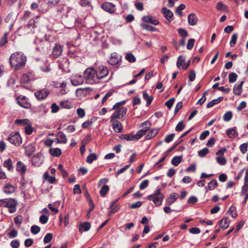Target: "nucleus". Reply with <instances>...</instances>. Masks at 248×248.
Returning a JSON list of instances; mask_svg holds the SVG:
<instances>
[{
    "label": "nucleus",
    "instance_id": "f257e3e1",
    "mask_svg": "<svg viewBox=\"0 0 248 248\" xmlns=\"http://www.w3.org/2000/svg\"><path fill=\"white\" fill-rule=\"evenodd\" d=\"M26 61V56L21 52L13 53L10 57V63L16 70L24 66Z\"/></svg>",
    "mask_w": 248,
    "mask_h": 248
},
{
    "label": "nucleus",
    "instance_id": "f03ea898",
    "mask_svg": "<svg viewBox=\"0 0 248 248\" xmlns=\"http://www.w3.org/2000/svg\"><path fill=\"white\" fill-rule=\"evenodd\" d=\"M17 202L14 199H4L0 200V206L7 207L11 213H15L16 210Z\"/></svg>",
    "mask_w": 248,
    "mask_h": 248
},
{
    "label": "nucleus",
    "instance_id": "7ed1b4c3",
    "mask_svg": "<svg viewBox=\"0 0 248 248\" xmlns=\"http://www.w3.org/2000/svg\"><path fill=\"white\" fill-rule=\"evenodd\" d=\"M95 69L93 67L87 68L84 72V78L87 83L89 84H94L98 82L97 77Z\"/></svg>",
    "mask_w": 248,
    "mask_h": 248
},
{
    "label": "nucleus",
    "instance_id": "20e7f679",
    "mask_svg": "<svg viewBox=\"0 0 248 248\" xmlns=\"http://www.w3.org/2000/svg\"><path fill=\"white\" fill-rule=\"evenodd\" d=\"M164 198L163 194L161 193L159 188L155 190V192L149 195L147 199L150 201H152L156 206H159L162 204Z\"/></svg>",
    "mask_w": 248,
    "mask_h": 248
},
{
    "label": "nucleus",
    "instance_id": "39448f33",
    "mask_svg": "<svg viewBox=\"0 0 248 248\" xmlns=\"http://www.w3.org/2000/svg\"><path fill=\"white\" fill-rule=\"evenodd\" d=\"M7 140L15 146H19L22 142L20 135L17 132H12Z\"/></svg>",
    "mask_w": 248,
    "mask_h": 248
},
{
    "label": "nucleus",
    "instance_id": "423d86ee",
    "mask_svg": "<svg viewBox=\"0 0 248 248\" xmlns=\"http://www.w3.org/2000/svg\"><path fill=\"white\" fill-rule=\"evenodd\" d=\"M96 77L98 81L107 77L108 75V68L104 66H101L95 69Z\"/></svg>",
    "mask_w": 248,
    "mask_h": 248
},
{
    "label": "nucleus",
    "instance_id": "0eeeda50",
    "mask_svg": "<svg viewBox=\"0 0 248 248\" xmlns=\"http://www.w3.org/2000/svg\"><path fill=\"white\" fill-rule=\"evenodd\" d=\"M44 157L40 153H38L34 155L31 159L32 163L34 166L39 167L43 163Z\"/></svg>",
    "mask_w": 248,
    "mask_h": 248
},
{
    "label": "nucleus",
    "instance_id": "6e6552de",
    "mask_svg": "<svg viewBox=\"0 0 248 248\" xmlns=\"http://www.w3.org/2000/svg\"><path fill=\"white\" fill-rule=\"evenodd\" d=\"M101 8L105 11L112 14L115 10V5L111 3L105 2L101 5Z\"/></svg>",
    "mask_w": 248,
    "mask_h": 248
},
{
    "label": "nucleus",
    "instance_id": "1a4fd4ad",
    "mask_svg": "<svg viewBox=\"0 0 248 248\" xmlns=\"http://www.w3.org/2000/svg\"><path fill=\"white\" fill-rule=\"evenodd\" d=\"M49 93L48 90L42 89L35 92L34 95L38 100H42L46 98Z\"/></svg>",
    "mask_w": 248,
    "mask_h": 248
},
{
    "label": "nucleus",
    "instance_id": "9d476101",
    "mask_svg": "<svg viewBox=\"0 0 248 248\" xmlns=\"http://www.w3.org/2000/svg\"><path fill=\"white\" fill-rule=\"evenodd\" d=\"M121 60V57L119 56L117 53L114 52L111 55L108 62L110 64L115 65L118 64Z\"/></svg>",
    "mask_w": 248,
    "mask_h": 248
},
{
    "label": "nucleus",
    "instance_id": "9b49d317",
    "mask_svg": "<svg viewBox=\"0 0 248 248\" xmlns=\"http://www.w3.org/2000/svg\"><path fill=\"white\" fill-rule=\"evenodd\" d=\"M84 78L81 75H75L72 77L71 82L74 86H78L83 83Z\"/></svg>",
    "mask_w": 248,
    "mask_h": 248
},
{
    "label": "nucleus",
    "instance_id": "f8f14e48",
    "mask_svg": "<svg viewBox=\"0 0 248 248\" xmlns=\"http://www.w3.org/2000/svg\"><path fill=\"white\" fill-rule=\"evenodd\" d=\"M62 51V46L60 45L57 44L53 49L52 55L54 58H57L61 56Z\"/></svg>",
    "mask_w": 248,
    "mask_h": 248
},
{
    "label": "nucleus",
    "instance_id": "ddd939ff",
    "mask_svg": "<svg viewBox=\"0 0 248 248\" xmlns=\"http://www.w3.org/2000/svg\"><path fill=\"white\" fill-rule=\"evenodd\" d=\"M112 122V127L113 130L117 133H120L122 131L123 126L121 123L117 121H113Z\"/></svg>",
    "mask_w": 248,
    "mask_h": 248
},
{
    "label": "nucleus",
    "instance_id": "4468645a",
    "mask_svg": "<svg viewBox=\"0 0 248 248\" xmlns=\"http://www.w3.org/2000/svg\"><path fill=\"white\" fill-rule=\"evenodd\" d=\"M3 191L7 194H10L14 193L15 191V187L10 184H7L3 186Z\"/></svg>",
    "mask_w": 248,
    "mask_h": 248
},
{
    "label": "nucleus",
    "instance_id": "2eb2a0df",
    "mask_svg": "<svg viewBox=\"0 0 248 248\" xmlns=\"http://www.w3.org/2000/svg\"><path fill=\"white\" fill-rule=\"evenodd\" d=\"M230 219L228 217H223L219 222V226L223 229L228 227L230 224Z\"/></svg>",
    "mask_w": 248,
    "mask_h": 248
},
{
    "label": "nucleus",
    "instance_id": "dca6fc26",
    "mask_svg": "<svg viewBox=\"0 0 248 248\" xmlns=\"http://www.w3.org/2000/svg\"><path fill=\"white\" fill-rule=\"evenodd\" d=\"M179 195L176 193L170 194L169 197L166 200L167 204L169 205H171L178 198Z\"/></svg>",
    "mask_w": 248,
    "mask_h": 248
},
{
    "label": "nucleus",
    "instance_id": "f3484780",
    "mask_svg": "<svg viewBox=\"0 0 248 248\" xmlns=\"http://www.w3.org/2000/svg\"><path fill=\"white\" fill-rule=\"evenodd\" d=\"M26 170V166L21 161H19L17 162L16 166L17 171H19L22 175H24Z\"/></svg>",
    "mask_w": 248,
    "mask_h": 248
},
{
    "label": "nucleus",
    "instance_id": "a211bd4d",
    "mask_svg": "<svg viewBox=\"0 0 248 248\" xmlns=\"http://www.w3.org/2000/svg\"><path fill=\"white\" fill-rule=\"evenodd\" d=\"M59 138L56 139L57 143H67V140L66 135L62 132L60 131L58 133Z\"/></svg>",
    "mask_w": 248,
    "mask_h": 248
},
{
    "label": "nucleus",
    "instance_id": "6ab92c4d",
    "mask_svg": "<svg viewBox=\"0 0 248 248\" xmlns=\"http://www.w3.org/2000/svg\"><path fill=\"white\" fill-rule=\"evenodd\" d=\"M142 20L145 22H150L154 25H157L159 23L157 20L153 18L151 16H144L143 17Z\"/></svg>",
    "mask_w": 248,
    "mask_h": 248
},
{
    "label": "nucleus",
    "instance_id": "aec40b11",
    "mask_svg": "<svg viewBox=\"0 0 248 248\" xmlns=\"http://www.w3.org/2000/svg\"><path fill=\"white\" fill-rule=\"evenodd\" d=\"M120 138L123 140H125L127 141L138 140L136 139L135 134H123L120 136Z\"/></svg>",
    "mask_w": 248,
    "mask_h": 248
},
{
    "label": "nucleus",
    "instance_id": "412c9836",
    "mask_svg": "<svg viewBox=\"0 0 248 248\" xmlns=\"http://www.w3.org/2000/svg\"><path fill=\"white\" fill-rule=\"evenodd\" d=\"M244 82L242 81L239 85H235L233 87V93L235 95H240L242 92V86Z\"/></svg>",
    "mask_w": 248,
    "mask_h": 248
},
{
    "label": "nucleus",
    "instance_id": "4be33fe9",
    "mask_svg": "<svg viewBox=\"0 0 248 248\" xmlns=\"http://www.w3.org/2000/svg\"><path fill=\"white\" fill-rule=\"evenodd\" d=\"M35 151V147L32 144H29L25 147V154L28 156H30Z\"/></svg>",
    "mask_w": 248,
    "mask_h": 248
},
{
    "label": "nucleus",
    "instance_id": "5701e85b",
    "mask_svg": "<svg viewBox=\"0 0 248 248\" xmlns=\"http://www.w3.org/2000/svg\"><path fill=\"white\" fill-rule=\"evenodd\" d=\"M162 12L164 15L165 18L168 20H170L173 17L172 12L169 9H167L165 7H163L162 9Z\"/></svg>",
    "mask_w": 248,
    "mask_h": 248
},
{
    "label": "nucleus",
    "instance_id": "b1692460",
    "mask_svg": "<svg viewBox=\"0 0 248 248\" xmlns=\"http://www.w3.org/2000/svg\"><path fill=\"white\" fill-rule=\"evenodd\" d=\"M198 21V18L195 14H190L188 16V22L191 26L195 25Z\"/></svg>",
    "mask_w": 248,
    "mask_h": 248
},
{
    "label": "nucleus",
    "instance_id": "393cba45",
    "mask_svg": "<svg viewBox=\"0 0 248 248\" xmlns=\"http://www.w3.org/2000/svg\"><path fill=\"white\" fill-rule=\"evenodd\" d=\"M236 127L231 128L228 129L226 131V134L230 138H234L237 135L238 133L236 131Z\"/></svg>",
    "mask_w": 248,
    "mask_h": 248
},
{
    "label": "nucleus",
    "instance_id": "a878e982",
    "mask_svg": "<svg viewBox=\"0 0 248 248\" xmlns=\"http://www.w3.org/2000/svg\"><path fill=\"white\" fill-rule=\"evenodd\" d=\"M159 129L158 128H153L152 129L146 136V140H150L153 138L159 132Z\"/></svg>",
    "mask_w": 248,
    "mask_h": 248
},
{
    "label": "nucleus",
    "instance_id": "bb28decb",
    "mask_svg": "<svg viewBox=\"0 0 248 248\" xmlns=\"http://www.w3.org/2000/svg\"><path fill=\"white\" fill-rule=\"evenodd\" d=\"M90 228L91 224L89 222H86L83 224H80L79 226V231L81 232L83 229L84 231L87 232L90 230Z\"/></svg>",
    "mask_w": 248,
    "mask_h": 248
},
{
    "label": "nucleus",
    "instance_id": "cd10ccee",
    "mask_svg": "<svg viewBox=\"0 0 248 248\" xmlns=\"http://www.w3.org/2000/svg\"><path fill=\"white\" fill-rule=\"evenodd\" d=\"M143 98L146 101V106H147L150 105L153 99V97L152 96H149L145 91H143Z\"/></svg>",
    "mask_w": 248,
    "mask_h": 248
},
{
    "label": "nucleus",
    "instance_id": "c85d7f7f",
    "mask_svg": "<svg viewBox=\"0 0 248 248\" xmlns=\"http://www.w3.org/2000/svg\"><path fill=\"white\" fill-rule=\"evenodd\" d=\"M17 104L21 107L29 108L31 107V105L27 100H21L20 99H16Z\"/></svg>",
    "mask_w": 248,
    "mask_h": 248
},
{
    "label": "nucleus",
    "instance_id": "c756f323",
    "mask_svg": "<svg viewBox=\"0 0 248 248\" xmlns=\"http://www.w3.org/2000/svg\"><path fill=\"white\" fill-rule=\"evenodd\" d=\"M49 153L51 155L56 157H59L62 154L61 150L58 148H50Z\"/></svg>",
    "mask_w": 248,
    "mask_h": 248
},
{
    "label": "nucleus",
    "instance_id": "7c9ffc66",
    "mask_svg": "<svg viewBox=\"0 0 248 248\" xmlns=\"http://www.w3.org/2000/svg\"><path fill=\"white\" fill-rule=\"evenodd\" d=\"M44 179L47 181L50 184L55 183L56 178L55 176H50L47 172H46L44 174Z\"/></svg>",
    "mask_w": 248,
    "mask_h": 248
},
{
    "label": "nucleus",
    "instance_id": "2f4dec72",
    "mask_svg": "<svg viewBox=\"0 0 248 248\" xmlns=\"http://www.w3.org/2000/svg\"><path fill=\"white\" fill-rule=\"evenodd\" d=\"M223 100V97H219L217 99H215L208 103L207 105V108H210L213 107L215 105L217 104Z\"/></svg>",
    "mask_w": 248,
    "mask_h": 248
},
{
    "label": "nucleus",
    "instance_id": "473e14b6",
    "mask_svg": "<svg viewBox=\"0 0 248 248\" xmlns=\"http://www.w3.org/2000/svg\"><path fill=\"white\" fill-rule=\"evenodd\" d=\"M185 63V59L183 58L182 56H179L178 58L177 62V66L179 69H184V64Z\"/></svg>",
    "mask_w": 248,
    "mask_h": 248
},
{
    "label": "nucleus",
    "instance_id": "72a5a7b5",
    "mask_svg": "<svg viewBox=\"0 0 248 248\" xmlns=\"http://www.w3.org/2000/svg\"><path fill=\"white\" fill-rule=\"evenodd\" d=\"M140 26L142 29L146 30L148 31L153 32L156 31L157 30V29L156 28L146 24H141Z\"/></svg>",
    "mask_w": 248,
    "mask_h": 248
},
{
    "label": "nucleus",
    "instance_id": "f704fd0d",
    "mask_svg": "<svg viewBox=\"0 0 248 248\" xmlns=\"http://www.w3.org/2000/svg\"><path fill=\"white\" fill-rule=\"evenodd\" d=\"M182 156H175L171 160V164L175 166H177L182 161Z\"/></svg>",
    "mask_w": 248,
    "mask_h": 248
},
{
    "label": "nucleus",
    "instance_id": "c9c22d12",
    "mask_svg": "<svg viewBox=\"0 0 248 248\" xmlns=\"http://www.w3.org/2000/svg\"><path fill=\"white\" fill-rule=\"evenodd\" d=\"M218 185V183L216 179H213L208 184V188L209 190H212L215 188Z\"/></svg>",
    "mask_w": 248,
    "mask_h": 248
},
{
    "label": "nucleus",
    "instance_id": "e433bc0d",
    "mask_svg": "<svg viewBox=\"0 0 248 248\" xmlns=\"http://www.w3.org/2000/svg\"><path fill=\"white\" fill-rule=\"evenodd\" d=\"M109 190V187L108 185H104L101 187L99 192L101 196L104 197Z\"/></svg>",
    "mask_w": 248,
    "mask_h": 248
},
{
    "label": "nucleus",
    "instance_id": "4c0bfd02",
    "mask_svg": "<svg viewBox=\"0 0 248 248\" xmlns=\"http://www.w3.org/2000/svg\"><path fill=\"white\" fill-rule=\"evenodd\" d=\"M237 75L234 73L231 72L229 74V81L230 83H233L234 82L237 78Z\"/></svg>",
    "mask_w": 248,
    "mask_h": 248
},
{
    "label": "nucleus",
    "instance_id": "58836bf2",
    "mask_svg": "<svg viewBox=\"0 0 248 248\" xmlns=\"http://www.w3.org/2000/svg\"><path fill=\"white\" fill-rule=\"evenodd\" d=\"M228 213L233 218H235L237 216V213L235 207L231 206L228 211Z\"/></svg>",
    "mask_w": 248,
    "mask_h": 248
},
{
    "label": "nucleus",
    "instance_id": "ea45409f",
    "mask_svg": "<svg viewBox=\"0 0 248 248\" xmlns=\"http://www.w3.org/2000/svg\"><path fill=\"white\" fill-rule=\"evenodd\" d=\"M238 35L237 33H233L231 37V39L230 42V45L232 47H233L235 46L236 43V41L237 39Z\"/></svg>",
    "mask_w": 248,
    "mask_h": 248
},
{
    "label": "nucleus",
    "instance_id": "a19ab883",
    "mask_svg": "<svg viewBox=\"0 0 248 248\" xmlns=\"http://www.w3.org/2000/svg\"><path fill=\"white\" fill-rule=\"evenodd\" d=\"M232 111H229L224 114L223 119L224 121L229 122L232 119Z\"/></svg>",
    "mask_w": 248,
    "mask_h": 248
},
{
    "label": "nucleus",
    "instance_id": "79ce46f5",
    "mask_svg": "<svg viewBox=\"0 0 248 248\" xmlns=\"http://www.w3.org/2000/svg\"><path fill=\"white\" fill-rule=\"evenodd\" d=\"M3 166L5 168H7L8 170H11L13 169L12 161L10 158L4 161L3 163Z\"/></svg>",
    "mask_w": 248,
    "mask_h": 248
},
{
    "label": "nucleus",
    "instance_id": "37998d69",
    "mask_svg": "<svg viewBox=\"0 0 248 248\" xmlns=\"http://www.w3.org/2000/svg\"><path fill=\"white\" fill-rule=\"evenodd\" d=\"M97 158V156L95 154H91L87 156L86 161L88 163H92L93 161L96 160Z\"/></svg>",
    "mask_w": 248,
    "mask_h": 248
},
{
    "label": "nucleus",
    "instance_id": "c03bdc74",
    "mask_svg": "<svg viewBox=\"0 0 248 248\" xmlns=\"http://www.w3.org/2000/svg\"><path fill=\"white\" fill-rule=\"evenodd\" d=\"M216 7L217 10L219 11H225L228 8L227 6L224 5L221 1L217 2Z\"/></svg>",
    "mask_w": 248,
    "mask_h": 248
},
{
    "label": "nucleus",
    "instance_id": "a18cd8bd",
    "mask_svg": "<svg viewBox=\"0 0 248 248\" xmlns=\"http://www.w3.org/2000/svg\"><path fill=\"white\" fill-rule=\"evenodd\" d=\"M209 150L208 148H204L203 149L200 150L198 152V155L200 157H204V156H205V155H206L207 154H208L209 153Z\"/></svg>",
    "mask_w": 248,
    "mask_h": 248
},
{
    "label": "nucleus",
    "instance_id": "49530a36",
    "mask_svg": "<svg viewBox=\"0 0 248 248\" xmlns=\"http://www.w3.org/2000/svg\"><path fill=\"white\" fill-rule=\"evenodd\" d=\"M125 59L130 62H134L136 61V58L131 53H128L125 56Z\"/></svg>",
    "mask_w": 248,
    "mask_h": 248
},
{
    "label": "nucleus",
    "instance_id": "de8ad7c7",
    "mask_svg": "<svg viewBox=\"0 0 248 248\" xmlns=\"http://www.w3.org/2000/svg\"><path fill=\"white\" fill-rule=\"evenodd\" d=\"M7 33H5L0 40V47L4 46L7 43Z\"/></svg>",
    "mask_w": 248,
    "mask_h": 248
},
{
    "label": "nucleus",
    "instance_id": "09e8293b",
    "mask_svg": "<svg viewBox=\"0 0 248 248\" xmlns=\"http://www.w3.org/2000/svg\"><path fill=\"white\" fill-rule=\"evenodd\" d=\"M178 32L180 36L183 38H186L188 36L187 31L182 28H179L178 29Z\"/></svg>",
    "mask_w": 248,
    "mask_h": 248
},
{
    "label": "nucleus",
    "instance_id": "8fccbe9b",
    "mask_svg": "<svg viewBox=\"0 0 248 248\" xmlns=\"http://www.w3.org/2000/svg\"><path fill=\"white\" fill-rule=\"evenodd\" d=\"M208 94V91H205L204 92L203 94L202 98L199 100V101L197 102V104H199L200 105H202L203 104V103L205 101L206 98V95Z\"/></svg>",
    "mask_w": 248,
    "mask_h": 248
},
{
    "label": "nucleus",
    "instance_id": "3c124183",
    "mask_svg": "<svg viewBox=\"0 0 248 248\" xmlns=\"http://www.w3.org/2000/svg\"><path fill=\"white\" fill-rule=\"evenodd\" d=\"M29 120L27 119H16L15 121V123L17 124L25 125L27 124L29 122Z\"/></svg>",
    "mask_w": 248,
    "mask_h": 248
},
{
    "label": "nucleus",
    "instance_id": "603ef678",
    "mask_svg": "<svg viewBox=\"0 0 248 248\" xmlns=\"http://www.w3.org/2000/svg\"><path fill=\"white\" fill-rule=\"evenodd\" d=\"M216 160L217 162L220 165H224L227 162L226 159L224 157H217Z\"/></svg>",
    "mask_w": 248,
    "mask_h": 248
},
{
    "label": "nucleus",
    "instance_id": "864d4df0",
    "mask_svg": "<svg viewBox=\"0 0 248 248\" xmlns=\"http://www.w3.org/2000/svg\"><path fill=\"white\" fill-rule=\"evenodd\" d=\"M185 125L183 121H181L177 124L175 130L178 132L182 131L185 128Z\"/></svg>",
    "mask_w": 248,
    "mask_h": 248
},
{
    "label": "nucleus",
    "instance_id": "5fc2aeb1",
    "mask_svg": "<svg viewBox=\"0 0 248 248\" xmlns=\"http://www.w3.org/2000/svg\"><path fill=\"white\" fill-rule=\"evenodd\" d=\"M40 231V228L36 225H33L31 227V232L32 234H36Z\"/></svg>",
    "mask_w": 248,
    "mask_h": 248
},
{
    "label": "nucleus",
    "instance_id": "6e6d98bb",
    "mask_svg": "<svg viewBox=\"0 0 248 248\" xmlns=\"http://www.w3.org/2000/svg\"><path fill=\"white\" fill-rule=\"evenodd\" d=\"M122 118L118 111H115L113 113V114L110 117V122H112L113 121H115V120L116 119H120Z\"/></svg>",
    "mask_w": 248,
    "mask_h": 248
},
{
    "label": "nucleus",
    "instance_id": "4d7b16f0",
    "mask_svg": "<svg viewBox=\"0 0 248 248\" xmlns=\"http://www.w3.org/2000/svg\"><path fill=\"white\" fill-rule=\"evenodd\" d=\"M149 182L148 180H144L143 181L140 185V189H144L149 185Z\"/></svg>",
    "mask_w": 248,
    "mask_h": 248
},
{
    "label": "nucleus",
    "instance_id": "13d9d810",
    "mask_svg": "<svg viewBox=\"0 0 248 248\" xmlns=\"http://www.w3.org/2000/svg\"><path fill=\"white\" fill-rule=\"evenodd\" d=\"M175 101V99L174 98L172 97V98H171L170 99H169V100H168L167 102H165V105L169 108L170 109L173 103H174V102Z\"/></svg>",
    "mask_w": 248,
    "mask_h": 248
},
{
    "label": "nucleus",
    "instance_id": "bf43d9fd",
    "mask_svg": "<svg viewBox=\"0 0 248 248\" xmlns=\"http://www.w3.org/2000/svg\"><path fill=\"white\" fill-rule=\"evenodd\" d=\"M60 105L62 108H70L71 107V103L68 101H62Z\"/></svg>",
    "mask_w": 248,
    "mask_h": 248
},
{
    "label": "nucleus",
    "instance_id": "052dcab7",
    "mask_svg": "<svg viewBox=\"0 0 248 248\" xmlns=\"http://www.w3.org/2000/svg\"><path fill=\"white\" fill-rule=\"evenodd\" d=\"M195 40L194 39H190L188 40L187 44V48L188 50H191L194 45Z\"/></svg>",
    "mask_w": 248,
    "mask_h": 248
},
{
    "label": "nucleus",
    "instance_id": "680f3d73",
    "mask_svg": "<svg viewBox=\"0 0 248 248\" xmlns=\"http://www.w3.org/2000/svg\"><path fill=\"white\" fill-rule=\"evenodd\" d=\"M77 113L78 117L80 118H83L85 115V110L81 108H78L77 110Z\"/></svg>",
    "mask_w": 248,
    "mask_h": 248
},
{
    "label": "nucleus",
    "instance_id": "e2e57ef3",
    "mask_svg": "<svg viewBox=\"0 0 248 248\" xmlns=\"http://www.w3.org/2000/svg\"><path fill=\"white\" fill-rule=\"evenodd\" d=\"M52 238V234L51 233H47L44 238V242L45 243L49 242Z\"/></svg>",
    "mask_w": 248,
    "mask_h": 248
},
{
    "label": "nucleus",
    "instance_id": "0e129e2a",
    "mask_svg": "<svg viewBox=\"0 0 248 248\" xmlns=\"http://www.w3.org/2000/svg\"><path fill=\"white\" fill-rule=\"evenodd\" d=\"M240 150L242 154H245L246 153V152L247 151V150H248V145H247V143H244L242 144L240 146Z\"/></svg>",
    "mask_w": 248,
    "mask_h": 248
},
{
    "label": "nucleus",
    "instance_id": "69168bd1",
    "mask_svg": "<svg viewBox=\"0 0 248 248\" xmlns=\"http://www.w3.org/2000/svg\"><path fill=\"white\" fill-rule=\"evenodd\" d=\"M59 107L55 103H52L51 106V112L52 113H56L59 110Z\"/></svg>",
    "mask_w": 248,
    "mask_h": 248
},
{
    "label": "nucleus",
    "instance_id": "338daca9",
    "mask_svg": "<svg viewBox=\"0 0 248 248\" xmlns=\"http://www.w3.org/2000/svg\"><path fill=\"white\" fill-rule=\"evenodd\" d=\"M145 132L142 129L139 130L136 134H135L136 137V139L137 140L140 139L145 134Z\"/></svg>",
    "mask_w": 248,
    "mask_h": 248
},
{
    "label": "nucleus",
    "instance_id": "774afa93",
    "mask_svg": "<svg viewBox=\"0 0 248 248\" xmlns=\"http://www.w3.org/2000/svg\"><path fill=\"white\" fill-rule=\"evenodd\" d=\"M8 235L10 238H15L16 237L17 235V232L16 230L13 229L8 232Z\"/></svg>",
    "mask_w": 248,
    "mask_h": 248
}]
</instances>
